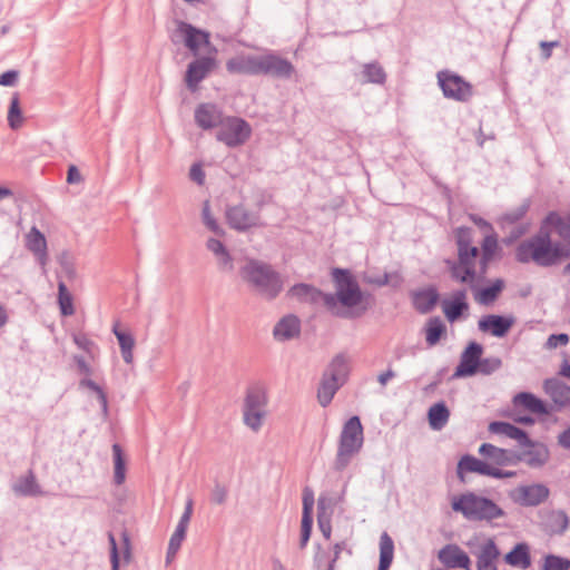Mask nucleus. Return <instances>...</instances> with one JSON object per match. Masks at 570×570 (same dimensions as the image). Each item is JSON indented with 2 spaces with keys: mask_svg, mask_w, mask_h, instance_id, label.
I'll return each instance as SVG.
<instances>
[{
  "mask_svg": "<svg viewBox=\"0 0 570 570\" xmlns=\"http://www.w3.org/2000/svg\"><path fill=\"white\" fill-rule=\"evenodd\" d=\"M331 276L334 293H325L312 284L297 283L288 289L287 295L299 303L323 305L334 317L355 320L363 316L368 304L364 302V293L351 271L335 267Z\"/></svg>",
  "mask_w": 570,
  "mask_h": 570,
  "instance_id": "1",
  "label": "nucleus"
},
{
  "mask_svg": "<svg viewBox=\"0 0 570 570\" xmlns=\"http://www.w3.org/2000/svg\"><path fill=\"white\" fill-rule=\"evenodd\" d=\"M226 70L232 75L264 76L279 80H289L296 72L291 60L272 49H263L261 55H236L226 61Z\"/></svg>",
  "mask_w": 570,
  "mask_h": 570,
  "instance_id": "2",
  "label": "nucleus"
},
{
  "mask_svg": "<svg viewBox=\"0 0 570 570\" xmlns=\"http://www.w3.org/2000/svg\"><path fill=\"white\" fill-rule=\"evenodd\" d=\"M570 257V247L559 242L552 243L547 225H541L540 230L518 245L515 258L519 263L534 262L538 266L550 267Z\"/></svg>",
  "mask_w": 570,
  "mask_h": 570,
  "instance_id": "3",
  "label": "nucleus"
},
{
  "mask_svg": "<svg viewBox=\"0 0 570 570\" xmlns=\"http://www.w3.org/2000/svg\"><path fill=\"white\" fill-rule=\"evenodd\" d=\"M458 259L446 261L451 278L458 283H466L471 289L475 288V278H479L476 258L480 249L472 245V229L461 226L455 229Z\"/></svg>",
  "mask_w": 570,
  "mask_h": 570,
  "instance_id": "4",
  "label": "nucleus"
},
{
  "mask_svg": "<svg viewBox=\"0 0 570 570\" xmlns=\"http://www.w3.org/2000/svg\"><path fill=\"white\" fill-rule=\"evenodd\" d=\"M239 274L254 292L267 301L275 299L283 291L282 275L265 262L249 259Z\"/></svg>",
  "mask_w": 570,
  "mask_h": 570,
  "instance_id": "5",
  "label": "nucleus"
},
{
  "mask_svg": "<svg viewBox=\"0 0 570 570\" xmlns=\"http://www.w3.org/2000/svg\"><path fill=\"white\" fill-rule=\"evenodd\" d=\"M452 509L469 521L488 522L505 515L504 510L493 500L476 494L474 492H465L452 501Z\"/></svg>",
  "mask_w": 570,
  "mask_h": 570,
  "instance_id": "6",
  "label": "nucleus"
},
{
  "mask_svg": "<svg viewBox=\"0 0 570 570\" xmlns=\"http://www.w3.org/2000/svg\"><path fill=\"white\" fill-rule=\"evenodd\" d=\"M364 443L363 425L357 415L350 417L343 425L338 438L334 470L344 471L353 458L360 453Z\"/></svg>",
  "mask_w": 570,
  "mask_h": 570,
  "instance_id": "7",
  "label": "nucleus"
},
{
  "mask_svg": "<svg viewBox=\"0 0 570 570\" xmlns=\"http://www.w3.org/2000/svg\"><path fill=\"white\" fill-rule=\"evenodd\" d=\"M267 393L263 385L249 386L244 401V423L253 431H258L265 416Z\"/></svg>",
  "mask_w": 570,
  "mask_h": 570,
  "instance_id": "8",
  "label": "nucleus"
},
{
  "mask_svg": "<svg viewBox=\"0 0 570 570\" xmlns=\"http://www.w3.org/2000/svg\"><path fill=\"white\" fill-rule=\"evenodd\" d=\"M250 135L252 127L245 119L228 116L222 120L216 132V139L229 148H235L244 145L250 138Z\"/></svg>",
  "mask_w": 570,
  "mask_h": 570,
  "instance_id": "9",
  "label": "nucleus"
},
{
  "mask_svg": "<svg viewBox=\"0 0 570 570\" xmlns=\"http://www.w3.org/2000/svg\"><path fill=\"white\" fill-rule=\"evenodd\" d=\"M436 78L445 98L459 102H468L472 98L473 86L460 75L450 70H441Z\"/></svg>",
  "mask_w": 570,
  "mask_h": 570,
  "instance_id": "10",
  "label": "nucleus"
},
{
  "mask_svg": "<svg viewBox=\"0 0 570 570\" xmlns=\"http://www.w3.org/2000/svg\"><path fill=\"white\" fill-rule=\"evenodd\" d=\"M176 33L195 57L199 55L202 47L210 48L213 53L217 52L216 48L210 43V33L196 28L189 22L178 21Z\"/></svg>",
  "mask_w": 570,
  "mask_h": 570,
  "instance_id": "11",
  "label": "nucleus"
},
{
  "mask_svg": "<svg viewBox=\"0 0 570 570\" xmlns=\"http://www.w3.org/2000/svg\"><path fill=\"white\" fill-rule=\"evenodd\" d=\"M226 219L230 228L238 232H246L264 225L258 210L252 212L242 204L227 207Z\"/></svg>",
  "mask_w": 570,
  "mask_h": 570,
  "instance_id": "12",
  "label": "nucleus"
},
{
  "mask_svg": "<svg viewBox=\"0 0 570 570\" xmlns=\"http://www.w3.org/2000/svg\"><path fill=\"white\" fill-rule=\"evenodd\" d=\"M216 53L198 57L189 62L185 76L186 86L190 91H195L198 85L215 69Z\"/></svg>",
  "mask_w": 570,
  "mask_h": 570,
  "instance_id": "13",
  "label": "nucleus"
},
{
  "mask_svg": "<svg viewBox=\"0 0 570 570\" xmlns=\"http://www.w3.org/2000/svg\"><path fill=\"white\" fill-rule=\"evenodd\" d=\"M483 354V346L478 342H470L461 354L460 363L456 366L453 377H468L478 373Z\"/></svg>",
  "mask_w": 570,
  "mask_h": 570,
  "instance_id": "14",
  "label": "nucleus"
},
{
  "mask_svg": "<svg viewBox=\"0 0 570 570\" xmlns=\"http://www.w3.org/2000/svg\"><path fill=\"white\" fill-rule=\"evenodd\" d=\"M514 324L512 316L489 314L482 316L478 322V327L483 333H490L495 337H503L508 334Z\"/></svg>",
  "mask_w": 570,
  "mask_h": 570,
  "instance_id": "15",
  "label": "nucleus"
},
{
  "mask_svg": "<svg viewBox=\"0 0 570 570\" xmlns=\"http://www.w3.org/2000/svg\"><path fill=\"white\" fill-rule=\"evenodd\" d=\"M473 554L476 558V570H498L500 550L492 538L485 539Z\"/></svg>",
  "mask_w": 570,
  "mask_h": 570,
  "instance_id": "16",
  "label": "nucleus"
},
{
  "mask_svg": "<svg viewBox=\"0 0 570 570\" xmlns=\"http://www.w3.org/2000/svg\"><path fill=\"white\" fill-rule=\"evenodd\" d=\"M501 247L498 243V236L492 233L487 235L481 243L479 259V279H483L488 273L489 265L494 258L501 257Z\"/></svg>",
  "mask_w": 570,
  "mask_h": 570,
  "instance_id": "17",
  "label": "nucleus"
},
{
  "mask_svg": "<svg viewBox=\"0 0 570 570\" xmlns=\"http://www.w3.org/2000/svg\"><path fill=\"white\" fill-rule=\"evenodd\" d=\"M479 454L489 461L488 463L498 466L510 465L520 461V456L515 452L498 448L491 443L481 444Z\"/></svg>",
  "mask_w": 570,
  "mask_h": 570,
  "instance_id": "18",
  "label": "nucleus"
},
{
  "mask_svg": "<svg viewBox=\"0 0 570 570\" xmlns=\"http://www.w3.org/2000/svg\"><path fill=\"white\" fill-rule=\"evenodd\" d=\"M413 308L419 314L431 313L440 299V294L434 286L412 291L410 294Z\"/></svg>",
  "mask_w": 570,
  "mask_h": 570,
  "instance_id": "19",
  "label": "nucleus"
},
{
  "mask_svg": "<svg viewBox=\"0 0 570 570\" xmlns=\"http://www.w3.org/2000/svg\"><path fill=\"white\" fill-rule=\"evenodd\" d=\"M469 307L465 289L454 291L450 299H443L442 302L443 313L450 323L458 321L469 311Z\"/></svg>",
  "mask_w": 570,
  "mask_h": 570,
  "instance_id": "20",
  "label": "nucleus"
},
{
  "mask_svg": "<svg viewBox=\"0 0 570 570\" xmlns=\"http://www.w3.org/2000/svg\"><path fill=\"white\" fill-rule=\"evenodd\" d=\"M515 501L523 507H537L549 497V489L544 484L522 485L517 490Z\"/></svg>",
  "mask_w": 570,
  "mask_h": 570,
  "instance_id": "21",
  "label": "nucleus"
},
{
  "mask_svg": "<svg viewBox=\"0 0 570 570\" xmlns=\"http://www.w3.org/2000/svg\"><path fill=\"white\" fill-rule=\"evenodd\" d=\"M438 558L442 564L450 569H469L471 564L469 556L456 544L444 546L439 551Z\"/></svg>",
  "mask_w": 570,
  "mask_h": 570,
  "instance_id": "22",
  "label": "nucleus"
},
{
  "mask_svg": "<svg viewBox=\"0 0 570 570\" xmlns=\"http://www.w3.org/2000/svg\"><path fill=\"white\" fill-rule=\"evenodd\" d=\"M301 321L294 314L282 317L273 328V335L276 341L285 342L299 335Z\"/></svg>",
  "mask_w": 570,
  "mask_h": 570,
  "instance_id": "23",
  "label": "nucleus"
},
{
  "mask_svg": "<svg viewBox=\"0 0 570 570\" xmlns=\"http://www.w3.org/2000/svg\"><path fill=\"white\" fill-rule=\"evenodd\" d=\"M223 119L222 111L213 104H202L195 110V121L203 129L219 127Z\"/></svg>",
  "mask_w": 570,
  "mask_h": 570,
  "instance_id": "24",
  "label": "nucleus"
},
{
  "mask_svg": "<svg viewBox=\"0 0 570 570\" xmlns=\"http://www.w3.org/2000/svg\"><path fill=\"white\" fill-rule=\"evenodd\" d=\"M27 248L35 254L38 263L45 266L48 261L47 239L45 234L36 226L31 227L26 236Z\"/></svg>",
  "mask_w": 570,
  "mask_h": 570,
  "instance_id": "25",
  "label": "nucleus"
},
{
  "mask_svg": "<svg viewBox=\"0 0 570 570\" xmlns=\"http://www.w3.org/2000/svg\"><path fill=\"white\" fill-rule=\"evenodd\" d=\"M489 430L492 433L503 434L510 439L517 440L521 446H533V443L527 432L509 422H491Z\"/></svg>",
  "mask_w": 570,
  "mask_h": 570,
  "instance_id": "26",
  "label": "nucleus"
},
{
  "mask_svg": "<svg viewBox=\"0 0 570 570\" xmlns=\"http://www.w3.org/2000/svg\"><path fill=\"white\" fill-rule=\"evenodd\" d=\"M569 517L563 510L549 511L542 522L546 533L549 535H562L569 528Z\"/></svg>",
  "mask_w": 570,
  "mask_h": 570,
  "instance_id": "27",
  "label": "nucleus"
},
{
  "mask_svg": "<svg viewBox=\"0 0 570 570\" xmlns=\"http://www.w3.org/2000/svg\"><path fill=\"white\" fill-rule=\"evenodd\" d=\"M348 372L350 367L346 356L337 354L333 357L322 376L343 386L347 380Z\"/></svg>",
  "mask_w": 570,
  "mask_h": 570,
  "instance_id": "28",
  "label": "nucleus"
},
{
  "mask_svg": "<svg viewBox=\"0 0 570 570\" xmlns=\"http://www.w3.org/2000/svg\"><path fill=\"white\" fill-rule=\"evenodd\" d=\"M544 392L559 406L570 405V386L559 379H547L543 383Z\"/></svg>",
  "mask_w": 570,
  "mask_h": 570,
  "instance_id": "29",
  "label": "nucleus"
},
{
  "mask_svg": "<svg viewBox=\"0 0 570 570\" xmlns=\"http://www.w3.org/2000/svg\"><path fill=\"white\" fill-rule=\"evenodd\" d=\"M489 464L490 463L476 459L471 454H464L458 462V476L463 480L464 473H478L480 475H485Z\"/></svg>",
  "mask_w": 570,
  "mask_h": 570,
  "instance_id": "30",
  "label": "nucleus"
},
{
  "mask_svg": "<svg viewBox=\"0 0 570 570\" xmlns=\"http://www.w3.org/2000/svg\"><path fill=\"white\" fill-rule=\"evenodd\" d=\"M112 333L118 340L124 362L130 364L132 362V348L135 345L132 334L128 331L121 330L118 321L112 324Z\"/></svg>",
  "mask_w": 570,
  "mask_h": 570,
  "instance_id": "31",
  "label": "nucleus"
},
{
  "mask_svg": "<svg viewBox=\"0 0 570 570\" xmlns=\"http://www.w3.org/2000/svg\"><path fill=\"white\" fill-rule=\"evenodd\" d=\"M504 288V281L501 278L495 279L490 286L478 288L473 291L474 299L481 305H491L494 303Z\"/></svg>",
  "mask_w": 570,
  "mask_h": 570,
  "instance_id": "32",
  "label": "nucleus"
},
{
  "mask_svg": "<svg viewBox=\"0 0 570 570\" xmlns=\"http://www.w3.org/2000/svg\"><path fill=\"white\" fill-rule=\"evenodd\" d=\"M504 561L512 567L528 569L531 566L529 546L524 542L515 544L514 548L504 556Z\"/></svg>",
  "mask_w": 570,
  "mask_h": 570,
  "instance_id": "33",
  "label": "nucleus"
},
{
  "mask_svg": "<svg viewBox=\"0 0 570 570\" xmlns=\"http://www.w3.org/2000/svg\"><path fill=\"white\" fill-rule=\"evenodd\" d=\"M111 449L114 461V483L116 485H121L126 480L127 458L122 446L119 443H114Z\"/></svg>",
  "mask_w": 570,
  "mask_h": 570,
  "instance_id": "34",
  "label": "nucleus"
},
{
  "mask_svg": "<svg viewBox=\"0 0 570 570\" xmlns=\"http://www.w3.org/2000/svg\"><path fill=\"white\" fill-rule=\"evenodd\" d=\"M14 491L23 497H40L46 494L38 484L32 470H29L24 476L18 480V483L14 485Z\"/></svg>",
  "mask_w": 570,
  "mask_h": 570,
  "instance_id": "35",
  "label": "nucleus"
},
{
  "mask_svg": "<svg viewBox=\"0 0 570 570\" xmlns=\"http://www.w3.org/2000/svg\"><path fill=\"white\" fill-rule=\"evenodd\" d=\"M543 225L553 226L557 234L566 242L570 243V213L561 216L557 212H550L543 219Z\"/></svg>",
  "mask_w": 570,
  "mask_h": 570,
  "instance_id": "36",
  "label": "nucleus"
},
{
  "mask_svg": "<svg viewBox=\"0 0 570 570\" xmlns=\"http://www.w3.org/2000/svg\"><path fill=\"white\" fill-rule=\"evenodd\" d=\"M513 403L518 406L521 405L535 414H548L549 410L544 402L529 392H521L513 399Z\"/></svg>",
  "mask_w": 570,
  "mask_h": 570,
  "instance_id": "37",
  "label": "nucleus"
},
{
  "mask_svg": "<svg viewBox=\"0 0 570 570\" xmlns=\"http://www.w3.org/2000/svg\"><path fill=\"white\" fill-rule=\"evenodd\" d=\"M450 411L444 402L433 404L428 412L429 424L435 431L442 430L449 422Z\"/></svg>",
  "mask_w": 570,
  "mask_h": 570,
  "instance_id": "38",
  "label": "nucleus"
},
{
  "mask_svg": "<svg viewBox=\"0 0 570 570\" xmlns=\"http://www.w3.org/2000/svg\"><path fill=\"white\" fill-rule=\"evenodd\" d=\"M425 342L429 346L436 345L446 333V326L439 316L430 317L424 327Z\"/></svg>",
  "mask_w": 570,
  "mask_h": 570,
  "instance_id": "39",
  "label": "nucleus"
},
{
  "mask_svg": "<svg viewBox=\"0 0 570 570\" xmlns=\"http://www.w3.org/2000/svg\"><path fill=\"white\" fill-rule=\"evenodd\" d=\"M206 247L209 252H212L218 261V265L223 269H232L233 268V258L227 250L226 246L216 238H209L206 243Z\"/></svg>",
  "mask_w": 570,
  "mask_h": 570,
  "instance_id": "40",
  "label": "nucleus"
},
{
  "mask_svg": "<svg viewBox=\"0 0 570 570\" xmlns=\"http://www.w3.org/2000/svg\"><path fill=\"white\" fill-rule=\"evenodd\" d=\"M394 542L387 532L380 537V562L377 570H389L393 562Z\"/></svg>",
  "mask_w": 570,
  "mask_h": 570,
  "instance_id": "41",
  "label": "nucleus"
},
{
  "mask_svg": "<svg viewBox=\"0 0 570 570\" xmlns=\"http://www.w3.org/2000/svg\"><path fill=\"white\" fill-rule=\"evenodd\" d=\"M342 387L341 384L336 382H332L322 376L320 386L317 389V401L323 406L326 407L331 404L334 399L336 392Z\"/></svg>",
  "mask_w": 570,
  "mask_h": 570,
  "instance_id": "42",
  "label": "nucleus"
},
{
  "mask_svg": "<svg viewBox=\"0 0 570 570\" xmlns=\"http://www.w3.org/2000/svg\"><path fill=\"white\" fill-rule=\"evenodd\" d=\"M58 305L62 316L75 314L73 297L63 281L58 282Z\"/></svg>",
  "mask_w": 570,
  "mask_h": 570,
  "instance_id": "43",
  "label": "nucleus"
},
{
  "mask_svg": "<svg viewBox=\"0 0 570 570\" xmlns=\"http://www.w3.org/2000/svg\"><path fill=\"white\" fill-rule=\"evenodd\" d=\"M362 75L364 82L383 85L386 81V72L376 61L365 63L362 69Z\"/></svg>",
  "mask_w": 570,
  "mask_h": 570,
  "instance_id": "44",
  "label": "nucleus"
},
{
  "mask_svg": "<svg viewBox=\"0 0 570 570\" xmlns=\"http://www.w3.org/2000/svg\"><path fill=\"white\" fill-rule=\"evenodd\" d=\"M530 205H531L530 200L524 199L518 207L512 208V209L505 212L504 214H502L500 217L501 225H514L518 222H520L521 219H523V217L527 215V213L530 209Z\"/></svg>",
  "mask_w": 570,
  "mask_h": 570,
  "instance_id": "45",
  "label": "nucleus"
},
{
  "mask_svg": "<svg viewBox=\"0 0 570 570\" xmlns=\"http://www.w3.org/2000/svg\"><path fill=\"white\" fill-rule=\"evenodd\" d=\"M23 122L22 110L20 108L19 95H12L9 109H8V125L11 129L16 130L21 127Z\"/></svg>",
  "mask_w": 570,
  "mask_h": 570,
  "instance_id": "46",
  "label": "nucleus"
},
{
  "mask_svg": "<svg viewBox=\"0 0 570 570\" xmlns=\"http://www.w3.org/2000/svg\"><path fill=\"white\" fill-rule=\"evenodd\" d=\"M317 523L320 531L326 540L331 539L332 525L331 518L325 513V499L320 498L317 502Z\"/></svg>",
  "mask_w": 570,
  "mask_h": 570,
  "instance_id": "47",
  "label": "nucleus"
},
{
  "mask_svg": "<svg viewBox=\"0 0 570 570\" xmlns=\"http://www.w3.org/2000/svg\"><path fill=\"white\" fill-rule=\"evenodd\" d=\"M547 451L544 449H532L523 453V458L520 456V460L524 461L528 465L532 468L541 466L547 461Z\"/></svg>",
  "mask_w": 570,
  "mask_h": 570,
  "instance_id": "48",
  "label": "nucleus"
},
{
  "mask_svg": "<svg viewBox=\"0 0 570 570\" xmlns=\"http://www.w3.org/2000/svg\"><path fill=\"white\" fill-rule=\"evenodd\" d=\"M570 560L563 557L548 554L544 558L543 570H569Z\"/></svg>",
  "mask_w": 570,
  "mask_h": 570,
  "instance_id": "49",
  "label": "nucleus"
},
{
  "mask_svg": "<svg viewBox=\"0 0 570 570\" xmlns=\"http://www.w3.org/2000/svg\"><path fill=\"white\" fill-rule=\"evenodd\" d=\"M203 222L206 225V227L216 234L217 236H224L225 230L220 227V225L217 223V220L210 215L209 204L208 202L205 203L203 207Z\"/></svg>",
  "mask_w": 570,
  "mask_h": 570,
  "instance_id": "50",
  "label": "nucleus"
},
{
  "mask_svg": "<svg viewBox=\"0 0 570 570\" xmlns=\"http://www.w3.org/2000/svg\"><path fill=\"white\" fill-rule=\"evenodd\" d=\"M502 366V361L500 357L491 356V357H481L480 367L478 373L483 375H491L495 371H498Z\"/></svg>",
  "mask_w": 570,
  "mask_h": 570,
  "instance_id": "51",
  "label": "nucleus"
},
{
  "mask_svg": "<svg viewBox=\"0 0 570 570\" xmlns=\"http://www.w3.org/2000/svg\"><path fill=\"white\" fill-rule=\"evenodd\" d=\"M108 541L110 546L111 570H120V550L118 548L116 537L112 531H108Z\"/></svg>",
  "mask_w": 570,
  "mask_h": 570,
  "instance_id": "52",
  "label": "nucleus"
},
{
  "mask_svg": "<svg viewBox=\"0 0 570 570\" xmlns=\"http://www.w3.org/2000/svg\"><path fill=\"white\" fill-rule=\"evenodd\" d=\"M313 517H302L299 547L304 549L311 538Z\"/></svg>",
  "mask_w": 570,
  "mask_h": 570,
  "instance_id": "53",
  "label": "nucleus"
},
{
  "mask_svg": "<svg viewBox=\"0 0 570 570\" xmlns=\"http://www.w3.org/2000/svg\"><path fill=\"white\" fill-rule=\"evenodd\" d=\"M187 529L183 527H176L174 533L170 537L169 544H170V553L178 552L180 549L181 542L184 541L186 537Z\"/></svg>",
  "mask_w": 570,
  "mask_h": 570,
  "instance_id": "54",
  "label": "nucleus"
},
{
  "mask_svg": "<svg viewBox=\"0 0 570 570\" xmlns=\"http://www.w3.org/2000/svg\"><path fill=\"white\" fill-rule=\"evenodd\" d=\"M313 507H314V492L311 488L306 487L303 490V515L302 517H312Z\"/></svg>",
  "mask_w": 570,
  "mask_h": 570,
  "instance_id": "55",
  "label": "nucleus"
},
{
  "mask_svg": "<svg viewBox=\"0 0 570 570\" xmlns=\"http://www.w3.org/2000/svg\"><path fill=\"white\" fill-rule=\"evenodd\" d=\"M228 495V490L225 485L216 483L212 490L210 501L215 504H224Z\"/></svg>",
  "mask_w": 570,
  "mask_h": 570,
  "instance_id": "56",
  "label": "nucleus"
},
{
  "mask_svg": "<svg viewBox=\"0 0 570 570\" xmlns=\"http://www.w3.org/2000/svg\"><path fill=\"white\" fill-rule=\"evenodd\" d=\"M19 80V71L16 69L6 70L0 75V86L1 87H13L18 83Z\"/></svg>",
  "mask_w": 570,
  "mask_h": 570,
  "instance_id": "57",
  "label": "nucleus"
},
{
  "mask_svg": "<svg viewBox=\"0 0 570 570\" xmlns=\"http://www.w3.org/2000/svg\"><path fill=\"white\" fill-rule=\"evenodd\" d=\"M515 474L517 473L514 471H505V470L499 469L497 466H493L492 464H489L488 472L485 475L501 480V479L513 478V476H515Z\"/></svg>",
  "mask_w": 570,
  "mask_h": 570,
  "instance_id": "58",
  "label": "nucleus"
},
{
  "mask_svg": "<svg viewBox=\"0 0 570 570\" xmlns=\"http://www.w3.org/2000/svg\"><path fill=\"white\" fill-rule=\"evenodd\" d=\"M121 554L125 562H129L131 557L130 537L126 530L121 531Z\"/></svg>",
  "mask_w": 570,
  "mask_h": 570,
  "instance_id": "59",
  "label": "nucleus"
},
{
  "mask_svg": "<svg viewBox=\"0 0 570 570\" xmlns=\"http://www.w3.org/2000/svg\"><path fill=\"white\" fill-rule=\"evenodd\" d=\"M80 386L88 387L91 391H94L97 394V399H104L105 400V390L97 384L94 380L89 377H85L80 381Z\"/></svg>",
  "mask_w": 570,
  "mask_h": 570,
  "instance_id": "60",
  "label": "nucleus"
},
{
  "mask_svg": "<svg viewBox=\"0 0 570 570\" xmlns=\"http://www.w3.org/2000/svg\"><path fill=\"white\" fill-rule=\"evenodd\" d=\"M189 177L193 181L198 185H203L205 181V171L200 164H193L189 170Z\"/></svg>",
  "mask_w": 570,
  "mask_h": 570,
  "instance_id": "61",
  "label": "nucleus"
},
{
  "mask_svg": "<svg viewBox=\"0 0 570 570\" xmlns=\"http://www.w3.org/2000/svg\"><path fill=\"white\" fill-rule=\"evenodd\" d=\"M66 180L69 185H75V184H79L80 181H82V176L76 165L68 166Z\"/></svg>",
  "mask_w": 570,
  "mask_h": 570,
  "instance_id": "62",
  "label": "nucleus"
},
{
  "mask_svg": "<svg viewBox=\"0 0 570 570\" xmlns=\"http://www.w3.org/2000/svg\"><path fill=\"white\" fill-rule=\"evenodd\" d=\"M559 41H541L540 42V50H541V58L543 60H548L552 56V48L559 47Z\"/></svg>",
  "mask_w": 570,
  "mask_h": 570,
  "instance_id": "63",
  "label": "nucleus"
},
{
  "mask_svg": "<svg viewBox=\"0 0 570 570\" xmlns=\"http://www.w3.org/2000/svg\"><path fill=\"white\" fill-rule=\"evenodd\" d=\"M568 342H569V336L564 333H560V334L550 335L547 344L549 347H558V346H563V345L568 344Z\"/></svg>",
  "mask_w": 570,
  "mask_h": 570,
  "instance_id": "64",
  "label": "nucleus"
}]
</instances>
